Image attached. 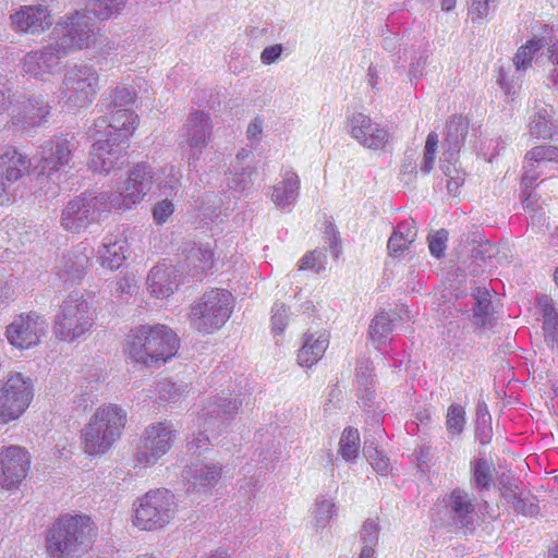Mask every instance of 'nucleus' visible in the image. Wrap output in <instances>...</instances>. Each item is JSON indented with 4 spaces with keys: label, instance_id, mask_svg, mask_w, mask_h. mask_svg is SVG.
Masks as SVG:
<instances>
[{
    "label": "nucleus",
    "instance_id": "nucleus-9",
    "mask_svg": "<svg viewBox=\"0 0 558 558\" xmlns=\"http://www.w3.org/2000/svg\"><path fill=\"white\" fill-rule=\"evenodd\" d=\"M34 385L28 376L11 372L0 385V424L17 420L29 407Z\"/></svg>",
    "mask_w": 558,
    "mask_h": 558
},
{
    "label": "nucleus",
    "instance_id": "nucleus-11",
    "mask_svg": "<svg viewBox=\"0 0 558 558\" xmlns=\"http://www.w3.org/2000/svg\"><path fill=\"white\" fill-rule=\"evenodd\" d=\"M111 196L101 195L95 197L80 196L70 201L62 213L61 223L65 230L78 233L86 229L90 221L96 219V214L109 211L108 199Z\"/></svg>",
    "mask_w": 558,
    "mask_h": 558
},
{
    "label": "nucleus",
    "instance_id": "nucleus-5",
    "mask_svg": "<svg viewBox=\"0 0 558 558\" xmlns=\"http://www.w3.org/2000/svg\"><path fill=\"white\" fill-rule=\"evenodd\" d=\"M126 423V412L117 404L97 409L82 429L83 448L89 456L107 452L120 438Z\"/></svg>",
    "mask_w": 558,
    "mask_h": 558
},
{
    "label": "nucleus",
    "instance_id": "nucleus-33",
    "mask_svg": "<svg viewBox=\"0 0 558 558\" xmlns=\"http://www.w3.org/2000/svg\"><path fill=\"white\" fill-rule=\"evenodd\" d=\"M328 347V338L325 333L318 337L306 335L302 348L298 352V363L303 367H311L324 355Z\"/></svg>",
    "mask_w": 558,
    "mask_h": 558
},
{
    "label": "nucleus",
    "instance_id": "nucleus-45",
    "mask_svg": "<svg viewBox=\"0 0 558 558\" xmlns=\"http://www.w3.org/2000/svg\"><path fill=\"white\" fill-rule=\"evenodd\" d=\"M541 40H529L526 45L520 47L513 58V63L518 71L526 70L531 66L533 56L541 49Z\"/></svg>",
    "mask_w": 558,
    "mask_h": 558
},
{
    "label": "nucleus",
    "instance_id": "nucleus-4",
    "mask_svg": "<svg viewBox=\"0 0 558 558\" xmlns=\"http://www.w3.org/2000/svg\"><path fill=\"white\" fill-rule=\"evenodd\" d=\"M242 400L231 395H219L208 400L197 416V434L187 441V448L193 454L205 451L211 439H216L227 425L234 418Z\"/></svg>",
    "mask_w": 558,
    "mask_h": 558
},
{
    "label": "nucleus",
    "instance_id": "nucleus-13",
    "mask_svg": "<svg viewBox=\"0 0 558 558\" xmlns=\"http://www.w3.org/2000/svg\"><path fill=\"white\" fill-rule=\"evenodd\" d=\"M47 320L36 312L17 315L5 329V338L11 345L26 350L37 345L47 331Z\"/></svg>",
    "mask_w": 558,
    "mask_h": 558
},
{
    "label": "nucleus",
    "instance_id": "nucleus-17",
    "mask_svg": "<svg viewBox=\"0 0 558 558\" xmlns=\"http://www.w3.org/2000/svg\"><path fill=\"white\" fill-rule=\"evenodd\" d=\"M28 452L20 446L0 449V488L11 490L17 488L26 477L29 469Z\"/></svg>",
    "mask_w": 558,
    "mask_h": 558
},
{
    "label": "nucleus",
    "instance_id": "nucleus-49",
    "mask_svg": "<svg viewBox=\"0 0 558 558\" xmlns=\"http://www.w3.org/2000/svg\"><path fill=\"white\" fill-rule=\"evenodd\" d=\"M137 282L134 276H123L110 289L111 295L117 299H129L137 292Z\"/></svg>",
    "mask_w": 558,
    "mask_h": 558
},
{
    "label": "nucleus",
    "instance_id": "nucleus-23",
    "mask_svg": "<svg viewBox=\"0 0 558 558\" xmlns=\"http://www.w3.org/2000/svg\"><path fill=\"white\" fill-rule=\"evenodd\" d=\"M49 114L50 107L43 99L28 98L13 109L12 120L14 124L34 128L47 122Z\"/></svg>",
    "mask_w": 558,
    "mask_h": 558
},
{
    "label": "nucleus",
    "instance_id": "nucleus-37",
    "mask_svg": "<svg viewBox=\"0 0 558 558\" xmlns=\"http://www.w3.org/2000/svg\"><path fill=\"white\" fill-rule=\"evenodd\" d=\"M471 483L480 494L488 492L494 486L495 466L484 458L476 459L472 465Z\"/></svg>",
    "mask_w": 558,
    "mask_h": 558
},
{
    "label": "nucleus",
    "instance_id": "nucleus-38",
    "mask_svg": "<svg viewBox=\"0 0 558 558\" xmlns=\"http://www.w3.org/2000/svg\"><path fill=\"white\" fill-rule=\"evenodd\" d=\"M379 535V524L377 518L367 519L361 531H360V539L362 543V549L359 558H374L375 555V546L378 542Z\"/></svg>",
    "mask_w": 558,
    "mask_h": 558
},
{
    "label": "nucleus",
    "instance_id": "nucleus-29",
    "mask_svg": "<svg viewBox=\"0 0 558 558\" xmlns=\"http://www.w3.org/2000/svg\"><path fill=\"white\" fill-rule=\"evenodd\" d=\"M140 123L138 116L131 109H117L112 111L109 126L113 132H109L108 136L117 138L118 142L125 144L132 136Z\"/></svg>",
    "mask_w": 558,
    "mask_h": 558
},
{
    "label": "nucleus",
    "instance_id": "nucleus-1",
    "mask_svg": "<svg viewBox=\"0 0 558 558\" xmlns=\"http://www.w3.org/2000/svg\"><path fill=\"white\" fill-rule=\"evenodd\" d=\"M124 0H88L86 12H75L66 21L58 22L50 34L51 43L44 50L32 51L24 58L23 70L35 77L50 73L54 61L74 51L88 48L95 34L88 21H106L120 12Z\"/></svg>",
    "mask_w": 558,
    "mask_h": 558
},
{
    "label": "nucleus",
    "instance_id": "nucleus-62",
    "mask_svg": "<svg viewBox=\"0 0 558 558\" xmlns=\"http://www.w3.org/2000/svg\"><path fill=\"white\" fill-rule=\"evenodd\" d=\"M74 403L77 405V408H81L83 411H86L94 404V397L92 393L84 392L74 400Z\"/></svg>",
    "mask_w": 558,
    "mask_h": 558
},
{
    "label": "nucleus",
    "instance_id": "nucleus-43",
    "mask_svg": "<svg viewBox=\"0 0 558 558\" xmlns=\"http://www.w3.org/2000/svg\"><path fill=\"white\" fill-rule=\"evenodd\" d=\"M465 425V411L460 404H451L447 411L446 426L451 438L460 435Z\"/></svg>",
    "mask_w": 558,
    "mask_h": 558
},
{
    "label": "nucleus",
    "instance_id": "nucleus-42",
    "mask_svg": "<svg viewBox=\"0 0 558 558\" xmlns=\"http://www.w3.org/2000/svg\"><path fill=\"white\" fill-rule=\"evenodd\" d=\"M363 453L366 460L369 462L372 468L380 474H384L389 469V459L384 456L378 449L375 442L368 439L364 441Z\"/></svg>",
    "mask_w": 558,
    "mask_h": 558
},
{
    "label": "nucleus",
    "instance_id": "nucleus-64",
    "mask_svg": "<svg viewBox=\"0 0 558 558\" xmlns=\"http://www.w3.org/2000/svg\"><path fill=\"white\" fill-rule=\"evenodd\" d=\"M262 134V121L255 119L247 128V135L250 138H256Z\"/></svg>",
    "mask_w": 558,
    "mask_h": 558
},
{
    "label": "nucleus",
    "instance_id": "nucleus-59",
    "mask_svg": "<svg viewBox=\"0 0 558 558\" xmlns=\"http://www.w3.org/2000/svg\"><path fill=\"white\" fill-rule=\"evenodd\" d=\"M500 493L501 496L509 502H514L519 497L513 488V486L509 483H506L504 478L500 480Z\"/></svg>",
    "mask_w": 558,
    "mask_h": 558
},
{
    "label": "nucleus",
    "instance_id": "nucleus-26",
    "mask_svg": "<svg viewBox=\"0 0 558 558\" xmlns=\"http://www.w3.org/2000/svg\"><path fill=\"white\" fill-rule=\"evenodd\" d=\"M469 130V122L461 116H453L447 122L445 145L447 149L444 153V159L441 162L452 163L457 161L458 154L461 146L465 141V136Z\"/></svg>",
    "mask_w": 558,
    "mask_h": 558
},
{
    "label": "nucleus",
    "instance_id": "nucleus-12",
    "mask_svg": "<svg viewBox=\"0 0 558 558\" xmlns=\"http://www.w3.org/2000/svg\"><path fill=\"white\" fill-rule=\"evenodd\" d=\"M444 504L449 524L472 534L475 531L478 515L476 512V497L463 488L457 487L445 498Z\"/></svg>",
    "mask_w": 558,
    "mask_h": 558
},
{
    "label": "nucleus",
    "instance_id": "nucleus-31",
    "mask_svg": "<svg viewBox=\"0 0 558 558\" xmlns=\"http://www.w3.org/2000/svg\"><path fill=\"white\" fill-rule=\"evenodd\" d=\"M28 168L29 162L26 157L14 147L7 148L0 155V175H3L8 181L21 179Z\"/></svg>",
    "mask_w": 558,
    "mask_h": 558
},
{
    "label": "nucleus",
    "instance_id": "nucleus-32",
    "mask_svg": "<svg viewBox=\"0 0 558 558\" xmlns=\"http://www.w3.org/2000/svg\"><path fill=\"white\" fill-rule=\"evenodd\" d=\"M535 109L534 114L531 117L530 134L536 138H551L558 130L553 119V107L544 105Z\"/></svg>",
    "mask_w": 558,
    "mask_h": 558
},
{
    "label": "nucleus",
    "instance_id": "nucleus-8",
    "mask_svg": "<svg viewBox=\"0 0 558 558\" xmlns=\"http://www.w3.org/2000/svg\"><path fill=\"white\" fill-rule=\"evenodd\" d=\"M175 512V497L170 490H150L138 498L133 523L141 530H157L168 524Z\"/></svg>",
    "mask_w": 558,
    "mask_h": 558
},
{
    "label": "nucleus",
    "instance_id": "nucleus-19",
    "mask_svg": "<svg viewBox=\"0 0 558 558\" xmlns=\"http://www.w3.org/2000/svg\"><path fill=\"white\" fill-rule=\"evenodd\" d=\"M186 281L183 267L167 263L153 267L147 276L150 294L157 299H167Z\"/></svg>",
    "mask_w": 558,
    "mask_h": 558
},
{
    "label": "nucleus",
    "instance_id": "nucleus-25",
    "mask_svg": "<svg viewBox=\"0 0 558 558\" xmlns=\"http://www.w3.org/2000/svg\"><path fill=\"white\" fill-rule=\"evenodd\" d=\"M221 465L217 463L196 462L186 466L182 476L189 484V489H202L215 486L221 477Z\"/></svg>",
    "mask_w": 558,
    "mask_h": 558
},
{
    "label": "nucleus",
    "instance_id": "nucleus-27",
    "mask_svg": "<svg viewBox=\"0 0 558 558\" xmlns=\"http://www.w3.org/2000/svg\"><path fill=\"white\" fill-rule=\"evenodd\" d=\"M71 159L70 142L64 137H56L43 145L41 169L48 174L57 172Z\"/></svg>",
    "mask_w": 558,
    "mask_h": 558
},
{
    "label": "nucleus",
    "instance_id": "nucleus-36",
    "mask_svg": "<svg viewBox=\"0 0 558 558\" xmlns=\"http://www.w3.org/2000/svg\"><path fill=\"white\" fill-rule=\"evenodd\" d=\"M300 180L296 173L290 172L272 187L271 198L280 207L290 205L298 195Z\"/></svg>",
    "mask_w": 558,
    "mask_h": 558
},
{
    "label": "nucleus",
    "instance_id": "nucleus-16",
    "mask_svg": "<svg viewBox=\"0 0 558 558\" xmlns=\"http://www.w3.org/2000/svg\"><path fill=\"white\" fill-rule=\"evenodd\" d=\"M128 162V145L117 138L107 137L93 144L88 167L93 172L109 173Z\"/></svg>",
    "mask_w": 558,
    "mask_h": 558
},
{
    "label": "nucleus",
    "instance_id": "nucleus-48",
    "mask_svg": "<svg viewBox=\"0 0 558 558\" xmlns=\"http://www.w3.org/2000/svg\"><path fill=\"white\" fill-rule=\"evenodd\" d=\"M438 146V135L435 132H430L427 135L425 147H424V154L423 159L420 165V170L424 174H428L433 168L436 160V150Z\"/></svg>",
    "mask_w": 558,
    "mask_h": 558
},
{
    "label": "nucleus",
    "instance_id": "nucleus-30",
    "mask_svg": "<svg viewBox=\"0 0 558 558\" xmlns=\"http://www.w3.org/2000/svg\"><path fill=\"white\" fill-rule=\"evenodd\" d=\"M89 257L83 252H70L62 257L59 277L71 284L82 281L86 275Z\"/></svg>",
    "mask_w": 558,
    "mask_h": 558
},
{
    "label": "nucleus",
    "instance_id": "nucleus-44",
    "mask_svg": "<svg viewBox=\"0 0 558 558\" xmlns=\"http://www.w3.org/2000/svg\"><path fill=\"white\" fill-rule=\"evenodd\" d=\"M326 248L318 247L308 253H306L300 260V270H313L316 274H319L325 269L326 265Z\"/></svg>",
    "mask_w": 558,
    "mask_h": 558
},
{
    "label": "nucleus",
    "instance_id": "nucleus-10",
    "mask_svg": "<svg viewBox=\"0 0 558 558\" xmlns=\"http://www.w3.org/2000/svg\"><path fill=\"white\" fill-rule=\"evenodd\" d=\"M154 182H156V185L159 189L173 187L172 184L155 180L154 173L145 162L135 165L125 181L124 193L116 196L114 199H111L108 207L110 210L112 208L129 209L133 207L135 204L144 199L150 191Z\"/></svg>",
    "mask_w": 558,
    "mask_h": 558
},
{
    "label": "nucleus",
    "instance_id": "nucleus-15",
    "mask_svg": "<svg viewBox=\"0 0 558 558\" xmlns=\"http://www.w3.org/2000/svg\"><path fill=\"white\" fill-rule=\"evenodd\" d=\"M174 437V430L169 423L160 422L148 426L136 449L137 463L143 466L155 464L171 448Z\"/></svg>",
    "mask_w": 558,
    "mask_h": 558
},
{
    "label": "nucleus",
    "instance_id": "nucleus-39",
    "mask_svg": "<svg viewBox=\"0 0 558 558\" xmlns=\"http://www.w3.org/2000/svg\"><path fill=\"white\" fill-rule=\"evenodd\" d=\"M543 315V329L549 339H556L558 326V313L554 306L553 300L547 295H542L537 300Z\"/></svg>",
    "mask_w": 558,
    "mask_h": 558
},
{
    "label": "nucleus",
    "instance_id": "nucleus-54",
    "mask_svg": "<svg viewBox=\"0 0 558 558\" xmlns=\"http://www.w3.org/2000/svg\"><path fill=\"white\" fill-rule=\"evenodd\" d=\"M453 165L454 162L448 165H446V162H442L441 165V169L445 175L449 178L447 182V187L450 192L457 191L464 180L463 173L461 174L454 167L451 169Z\"/></svg>",
    "mask_w": 558,
    "mask_h": 558
},
{
    "label": "nucleus",
    "instance_id": "nucleus-6",
    "mask_svg": "<svg viewBox=\"0 0 558 558\" xmlns=\"http://www.w3.org/2000/svg\"><path fill=\"white\" fill-rule=\"evenodd\" d=\"M233 307L232 293L226 289L214 288L190 306L189 319L195 330L210 333L228 322Z\"/></svg>",
    "mask_w": 558,
    "mask_h": 558
},
{
    "label": "nucleus",
    "instance_id": "nucleus-41",
    "mask_svg": "<svg viewBox=\"0 0 558 558\" xmlns=\"http://www.w3.org/2000/svg\"><path fill=\"white\" fill-rule=\"evenodd\" d=\"M417 235L416 222L409 218L398 223L387 244H413Z\"/></svg>",
    "mask_w": 558,
    "mask_h": 558
},
{
    "label": "nucleus",
    "instance_id": "nucleus-58",
    "mask_svg": "<svg viewBox=\"0 0 558 558\" xmlns=\"http://www.w3.org/2000/svg\"><path fill=\"white\" fill-rule=\"evenodd\" d=\"M281 52V45L266 47L260 54V60L264 64H271L280 57Z\"/></svg>",
    "mask_w": 558,
    "mask_h": 558
},
{
    "label": "nucleus",
    "instance_id": "nucleus-14",
    "mask_svg": "<svg viewBox=\"0 0 558 558\" xmlns=\"http://www.w3.org/2000/svg\"><path fill=\"white\" fill-rule=\"evenodd\" d=\"M456 306L459 311L471 314L473 324L478 327H487L494 319L489 290L474 281L468 282L464 291L457 294Z\"/></svg>",
    "mask_w": 558,
    "mask_h": 558
},
{
    "label": "nucleus",
    "instance_id": "nucleus-21",
    "mask_svg": "<svg viewBox=\"0 0 558 558\" xmlns=\"http://www.w3.org/2000/svg\"><path fill=\"white\" fill-rule=\"evenodd\" d=\"M521 183L523 190L527 191L533 189L534 183L538 179V169L542 165L546 162H558V148L551 145L536 146L526 153Z\"/></svg>",
    "mask_w": 558,
    "mask_h": 558
},
{
    "label": "nucleus",
    "instance_id": "nucleus-51",
    "mask_svg": "<svg viewBox=\"0 0 558 558\" xmlns=\"http://www.w3.org/2000/svg\"><path fill=\"white\" fill-rule=\"evenodd\" d=\"M289 314L288 308L284 304H276L272 307V316H271V327L272 331L276 335H280L283 332L286 326L288 325Z\"/></svg>",
    "mask_w": 558,
    "mask_h": 558
},
{
    "label": "nucleus",
    "instance_id": "nucleus-61",
    "mask_svg": "<svg viewBox=\"0 0 558 558\" xmlns=\"http://www.w3.org/2000/svg\"><path fill=\"white\" fill-rule=\"evenodd\" d=\"M339 453L344 461H349V428H344L339 442Z\"/></svg>",
    "mask_w": 558,
    "mask_h": 558
},
{
    "label": "nucleus",
    "instance_id": "nucleus-22",
    "mask_svg": "<svg viewBox=\"0 0 558 558\" xmlns=\"http://www.w3.org/2000/svg\"><path fill=\"white\" fill-rule=\"evenodd\" d=\"M51 15L47 8L22 7L11 15L12 26L16 32H43L51 24Z\"/></svg>",
    "mask_w": 558,
    "mask_h": 558
},
{
    "label": "nucleus",
    "instance_id": "nucleus-20",
    "mask_svg": "<svg viewBox=\"0 0 558 558\" xmlns=\"http://www.w3.org/2000/svg\"><path fill=\"white\" fill-rule=\"evenodd\" d=\"M351 137L363 147L377 150L385 148L390 134L386 128L373 122L369 117L357 113L351 118Z\"/></svg>",
    "mask_w": 558,
    "mask_h": 558
},
{
    "label": "nucleus",
    "instance_id": "nucleus-60",
    "mask_svg": "<svg viewBox=\"0 0 558 558\" xmlns=\"http://www.w3.org/2000/svg\"><path fill=\"white\" fill-rule=\"evenodd\" d=\"M448 241V231L445 229L430 232L427 235V244H446Z\"/></svg>",
    "mask_w": 558,
    "mask_h": 558
},
{
    "label": "nucleus",
    "instance_id": "nucleus-50",
    "mask_svg": "<svg viewBox=\"0 0 558 558\" xmlns=\"http://www.w3.org/2000/svg\"><path fill=\"white\" fill-rule=\"evenodd\" d=\"M159 399L162 401H175L183 392V387L170 379H162L157 384Z\"/></svg>",
    "mask_w": 558,
    "mask_h": 558
},
{
    "label": "nucleus",
    "instance_id": "nucleus-3",
    "mask_svg": "<svg viewBox=\"0 0 558 558\" xmlns=\"http://www.w3.org/2000/svg\"><path fill=\"white\" fill-rule=\"evenodd\" d=\"M179 348L177 335L166 325H143L130 331L125 352L136 363L151 365L171 359Z\"/></svg>",
    "mask_w": 558,
    "mask_h": 558
},
{
    "label": "nucleus",
    "instance_id": "nucleus-46",
    "mask_svg": "<svg viewBox=\"0 0 558 558\" xmlns=\"http://www.w3.org/2000/svg\"><path fill=\"white\" fill-rule=\"evenodd\" d=\"M264 436L265 440L263 446L258 449V457L264 466L269 468L274 461L279 459L281 454V444L269 434Z\"/></svg>",
    "mask_w": 558,
    "mask_h": 558
},
{
    "label": "nucleus",
    "instance_id": "nucleus-56",
    "mask_svg": "<svg viewBox=\"0 0 558 558\" xmlns=\"http://www.w3.org/2000/svg\"><path fill=\"white\" fill-rule=\"evenodd\" d=\"M11 105V88L8 80L0 77V114L3 113Z\"/></svg>",
    "mask_w": 558,
    "mask_h": 558
},
{
    "label": "nucleus",
    "instance_id": "nucleus-7",
    "mask_svg": "<svg viewBox=\"0 0 558 558\" xmlns=\"http://www.w3.org/2000/svg\"><path fill=\"white\" fill-rule=\"evenodd\" d=\"M90 303L77 293L69 294L54 316L53 332L59 340L72 342L84 337L94 325Z\"/></svg>",
    "mask_w": 558,
    "mask_h": 558
},
{
    "label": "nucleus",
    "instance_id": "nucleus-40",
    "mask_svg": "<svg viewBox=\"0 0 558 558\" xmlns=\"http://www.w3.org/2000/svg\"><path fill=\"white\" fill-rule=\"evenodd\" d=\"M97 259L102 267L116 270L125 262L126 250H124V246H99Z\"/></svg>",
    "mask_w": 558,
    "mask_h": 558
},
{
    "label": "nucleus",
    "instance_id": "nucleus-34",
    "mask_svg": "<svg viewBox=\"0 0 558 558\" xmlns=\"http://www.w3.org/2000/svg\"><path fill=\"white\" fill-rule=\"evenodd\" d=\"M187 134L190 135L189 145L191 147H203L210 138V118L208 113L196 111L191 114L186 123Z\"/></svg>",
    "mask_w": 558,
    "mask_h": 558
},
{
    "label": "nucleus",
    "instance_id": "nucleus-55",
    "mask_svg": "<svg viewBox=\"0 0 558 558\" xmlns=\"http://www.w3.org/2000/svg\"><path fill=\"white\" fill-rule=\"evenodd\" d=\"M493 1H474L471 2V7L469 9V15H471L472 21L476 22L487 17L489 14V4Z\"/></svg>",
    "mask_w": 558,
    "mask_h": 558
},
{
    "label": "nucleus",
    "instance_id": "nucleus-24",
    "mask_svg": "<svg viewBox=\"0 0 558 558\" xmlns=\"http://www.w3.org/2000/svg\"><path fill=\"white\" fill-rule=\"evenodd\" d=\"M214 265V252L209 246H191L185 258L186 281L202 282Z\"/></svg>",
    "mask_w": 558,
    "mask_h": 558
},
{
    "label": "nucleus",
    "instance_id": "nucleus-2",
    "mask_svg": "<svg viewBox=\"0 0 558 558\" xmlns=\"http://www.w3.org/2000/svg\"><path fill=\"white\" fill-rule=\"evenodd\" d=\"M95 536L88 515H60L46 531V554L50 558H81L92 547Z\"/></svg>",
    "mask_w": 558,
    "mask_h": 558
},
{
    "label": "nucleus",
    "instance_id": "nucleus-47",
    "mask_svg": "<svg viewBox=\"0 0 558 558\" xmlns=\"http://www.w3.org/2000/svg\"><path fill=\"white\" fill-rule=\"evenodd\" d=\"M335 505L327 499L317 500L314 508V527L316 531L324 530L335 513Z\"/></svg>",
    "mask_w": 558,
    "mask_h": 558
},
{
    "label": "nucleus",
    "instance_id": "nucleus-52",
    "mask_svg": "<svg viewBox=\"0 0 558 558\" xmlns=\"http://www.w3.org/2000/svg\"><path fill=\"white\" fill-rule=\"evenodd\" d=\"M135 100L134 92L125 86L117 87L114 90L113 109H128L126 107L133 106Z\"/></svg>",
    "mask_w": 558,
    "mask_h": 558
},
{
    "label": "nucleus",
    "instance_id": "nucleus-63",
    "mask_svg": "<svg viewBox=\"0 0 558 558\" xmlns=\"http://www.w3.org/2000/svg\"><path fill=\"white\" fill-rule=\"evenodd\" d=\"M522 193L524 195V199H523L524 208L534 210L535 205L537 203L536 196L533 194V192L531 190H527V191L523 190Z\"/></svg>",
    "mask_w": 558,
    "mask_h": 558
},
{
    "label": "nucleus",
    "instance_id": "nucleus-18",
    "mask_svg": "<svg viewBox=\"0 0 558 558\" xmlns=\"http://www.w3.org/2000/svg\"><path fill=\"white\" fill-rule=\"evenodd\" d=\"M99 76L90 66L83 65L70 72L64 81L63 96L76 105L90 102L98 90Z\"/></svg>",
    "mask_w": 558,
    "mask_h": 558
},
{
    "label": "nucleus",
    "instance_id": "nucleus-28",
    "mask_svg": "<svg viewBox=\"0 0 558 558\" xmlns=\"http://www.w3.org/2000/svg\"><path fill=\"white\" fill-rule=\"evenodd\" d=\"M357 397L362 405L371 409L375 403V374L373 364L367 357L357 360L356 363Z\"/></svg>",
    "mask_w": 558,
    "mask_h": 558
},
{
    "label": "nucleus",
    "instance_id": "nucleus-57",
    "mask_svg": "<svg viewBox=\"0 0 558 558\" xmlns=\"http://www.w3.org/2000/svg\"><path fill=\"white\" fill-rule=\"evenodd\" d=\"M513 506L518 512H521L524 515L532 517V515L536 514L538 511L537 505H535L534 502H532L529 499H524V498H520V497L513 502Z\"/></svg>",
    "mask_w": 558,
    "mask_h": 558
},
{
    "label": "nucleus",
    "instance_id": "nucleus-35",
    "mask_svg": "<svg viewBox=\"0 0 558 558\" xmlns=\"http://www.w3.org/2000/svg\"><path fill=\"white\" fill-rule=\"evenodd\" d=\"M395 314L380 312L371 322L368 339L377 344H386L390 340L393 330Z\"/></svg>",
    "mask_w": 558,
    "mask_h": 558
},
{
    "label": "nucleus",
    "instance_id": "nucleus-53",
    "mask_svg": "<svg viewBox=\"0 0 558 558\" xmlns=\"http://www.w3.org/2000/svg\"><path fill=\"white\" fill-rule=\"evenodd\" d=\"M174 213V205L168 199L158 202L153 209V217L157 225L165 223Z\"/></svg>",
    "mask_w": 558,
    "mask_h": 558
}]
</instances>
